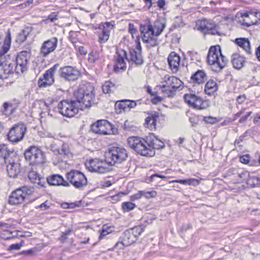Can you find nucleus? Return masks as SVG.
<instances>
[{
    "label": "nucleus",
    "instance_id": "obj_17",
    "mask_svg": "<svg viewBox=\"0 0 260 260\" xmlns=\"http://www.w3.org/2000/svg\"><path fill=\"white\" fill-rule=\"evenodd\" d=\"M184 99L185 103L194 109H205L209 107L208 101L202 100L195 94H185Z\"/></svg>",
    "mask_w": 260,
    "mask_h": 260
},
{
    "label": "nucleus",
    "instance_id": "obj_35",
    "mask_svg": "<svg viewBox=\"0 0 260 260\" xmlns=\"http://www.w3.org/2000/svg\"><path fill=\"white\" fill-rule=\"evenodd\" d=\"M235 42L239 46L243 48L247 53H250V43L248 40L245 39H237Z\"/></svg>",
    "mask_w": 260,
    "mask_h": 260
},
{
    "label": "nucleus",
    "instance_id": "obj_48",
    "mask_svg": "<svg viewBox=\"0 0 260 260\" xmlns=\"http://www.w3.org/2000/svg\"><path fill=\"white\" fill-rule=\"evenodd\" d=\"M128 30L130 34H131L132 38H134V35L136 34L137 30L135 28L134 25L133 24H129Z\"/></svg>",
    "mask_w": 260,
    "mask_h": 260
},
{
    "label": "nucleus",
    "instance_id": "obj_20",
    "mask_svg": "<svg viewBox=\"0 0 260 260\" xmlns=\"http://www.w3.org/2000/svg\"><path fill=\"white\" fill-rule=\"evenodd\" d=\"M59 64L56 63L46 72L43 77L40 79L38 82L39 86L40 87H46L50 86L54 83V74Z\"/></svg>",
    "mask_w": 260,
    "mask_h": 260
},
{
    "label": "nucleus",
    "instance_id": "obj_49",
    "mask_svg": "<svg viewBox=\"0 0 260 260\" xmlns=\"http://www.w3.org/2000/svg\"><path fill=\"white\" fill-rule=\"evenodd\" d=\"M58 19V15L55 13H52L48 16V20H50V22H53L54 21Z\"/></svg>",
    "mask_w": 260,
    "mask_h": 260
},
{
    "label": "nucleus",
    "instance_id": "obj_61",
    "mask_svg": "<svg viewBox=\"0 0 260 260\" xmlns=\"http://www.w3.org/2000/svg\"><path fill=\"white\" fill-rule=\"evenodd\" d=\"M255 54L256 56V58L259 61H260V45L257 48Z\"/></svg>",
    "mask_w": 260,
    "mask_h": 260
},
{
    "label": "nucleus",
    "instance_id": "obj_57",
    "mask_svg": "<svg viewBox=\"0 0 260 260\" xmlns=\"http://www.w3.org/2000/svg\"><path fill=\"white\" fill-rule=\"evenodd\" d=\"M6 151V147L5 146L0 145V157H3L5 158V156H4V154Z\"/></svg>",
    "mask_w": 260,
    "mask_h": 260
},
{
    "label": "nucleus",
    "instance_id": "obj_1",
    "mask_svg": "<svg viewBox=\"0 0 260 260\" xmlns=\"http://www.w3.org/2000/svg\"><path fill=\"white\" fill-rule=\"evenodd\" d=\"M129 146L137 153L147 157L155 155V149H159L165 147L164 143L151 134L144 139L139 137H131L127 139Z\"/></svg>",
    "mask_w": 260,
    "mask_h": 260
},
{
    "label": "nucleus",
    "instance_id": "obj_63",
    "mask_svg": "<svg viewBox=\"0 0 260 260\" xmlns=\"http://www.w3.org/2000/svg\"><path fill=\"white\" fill-rule=\"evenodd\" d=\"M253 122L255 124H260V115L257 114L256 117L253 120Z\"/></svg>",
    "mask_w": 260,
    "mask_h": 260
},
{
    "label": "nucleus",
    "instance_id": "obj_28",
    "mask_svg": "<svg viewBox=\"0 0 260 260\" xmlns=\"http://www.w3.org/2000/svg\"><path fill=\"white\" fill-rule=\"evenodd\" d=\"M60 147L59 148H56L54 145H52L51 148L54 153H57L60 155L67 157L72 156V153L68 144L62 143L60 145Z\"/></svg>",
    "mask_w": 260,
    "mask_h": 260
},
{
    "label": "nucleus",
    "instance_id": "obj_12",
    "mask_svg": "<svg viewBox=\"0 0 260 260\" xmlns=\"http://www.w3.org/2000/svg\"><path fill=\"white\" fill-rule=\"evenodd\" d=\"M15 55H7L0 62V79H7L13 72L15 63Z\"/></svg>",
    "mask_w": 260,
    "mask_h": 260
},
{
    "label": "nucleus",
    "instance_id": "obj_5",
    "mask_svg": "<svg viewBox=\"0 0 260 260\" xmlns=\"http://www.w3.org/2000/svg\"><path fill=\"white\" fill-rule=\"evenodd\" d=\"M211 70L215 72L220 71L225 66V58L222 55L219 46L210 47L207 57Z\"/></svg>",
    "mask_w": 260,
    "mask_h": 260
},
{
    "label": "nucleus",
    "instance_id": "obj_16",
    "mask_svg": "<svg viewBox=\"0 0 260 260\" xmlns=\"http://www.w3.org/2000/svg\"><path fill=\"white\" fill-rule=\"evenodd\" d=\"M30 58V53L26 51H23L18 53L15 57V71L17 73H23L27 70L28 63Z\"/></svg>",
    "mask_w": 260,
    "mask_h": 260
},
{
    "label": "nucleus",
    "instance_id": "obj_54",
    "mask_svg": "<svg viewBox=\"0 0 260 260\" xmlns=\"http://www.w3.org/2000/svg\"><path fill=\"white\" fill-rule=\"evenodd\" d=\"M179 183L183 185H187V180H175L170 181V183Z\"/></svg>",
    "mask_w": 260,
    "mask_h": 260
},
{
    "label": "nucleus",
    "instance_id": "obj_15",
    "mask_svg": "<svg viewBox=\"0 0 260 260\" xmlns=\"http://www.w3.org/2000/svg\"><path fill=\"white\" fill-rule=\"evenodd\" d=\"M59 75L60 78L66 81L74 82L80 77L81 73L76 67L67 66L59 69Z\"/></svg>",
    "mask_w": 260,
    "mask_h": 260
},
{
    "label": "nucleus",
    "instance_id": "obj_8",
    "mask_svg": "<svg viewBox=\"0 0 260 260\" xmlns=\"http://www.w3.org/2000/svg\"><path fill=\"white\" fill-rule=\"evenodd\" d=\"M34 192V189L27 186L18 188L12 192L9 197V203L12 205L21 204Z\"/></svg>",
    "mask_w": 260,
    "mask_h": 260
},
{
    "label": "nucleus",
    "instance_id": "obj_22",
    "mask_svg": "<svg viewBox=\"0 0 260 260\" xmlns=\"http://www.w3.org/2000/svg\"><path fill=\"white\" fill-rule=\"evenodd\" d=\"M113 27L114 25L111 22H105L100 25L99 29L102 30L99 35L100 43H105L109 40L110 31Z\"/></svg>",
    "mask_w": 260,
    "mask_h": 260
},
{
    "label": "nucleus",
    "instance_id": "obj_55",
    "mask_svg": "<svg viewBox=\"0 0 260 260\" xmlns=\"http://www.w3.org/2000/svg\"><path fill=\"white\" fill-rule=\"evenodd\" d=\"M133 230L134 233H138V235H140L143 232V229L142 226L135 227Z\"/></svg>",
    "mask_w": 260,
    "mask_h": 260
},
{
    "label": "nucleus",
    "instance_id": "obj_25",
    "mask_svg": "<svg viewBox=\"0 0 260 260\" xmlns=\"http://www.w3.org/2000/svg\"><path fill=\"white\" fill-rule=\"evenodd\" d=\"M158 118V113L152 112L145 119L144 125L151 131L155 130L156 128V121Z\"/></svg>",
    "mask_w": 260,
    "mask_h": 260
},
{
    "label": "nucleus",
    "instance_id": "obj_30",
    "mask_svg": "<svg viewBox=\"0 0 260 260\" xmlns=\"http://www.w3.org/2000/svg\"><path fill=\"white\" fill-rule=\"evenodd\" d=\"M28 177L32 183L37 184L41 187L44 186L45 183V179L41 177L40 175L35 171L29 172Z\"/></svg>",
    "mask_w": 260,
    "mask_h": 260
},
{
    "label": "nucleus",
    "instance_id": "obj_46",
    "mask_svg": "<svg viewBox=\"0 0 260 260\" xmlns=\"http://www.w3.org/2000/svg\"><path fill=\"white\" fill-rule=\"evenodd\" d=\"M75 47L76 50L78 51L81 55H84L86 54L87 52L84 50V48L83 46H78L77 45L75 44Z\"/></svg>",
    "mask_w": 260,
    "mask_h": 260
},
{
    "label": "nucleus",
    "instance_id": "obj_29",
    "mask_svg": "<svg viewBox=\"0 0 260 260\" xmlns=\"http://www.w3.org/2000/svg\"><path fill=\"white\" fill-rule=\"evenodd\" d=\"M48 183L52 185H62L65 186L69 185L67 181H64L62 176L59 175H53L47 178Z\"/></svg>",
    "mask_w": 260,
    "mask_h": 260
},
{
    "label": "nucleus",
    "instance_id": "obj_26",
    "mask_svg": "<svg viewBox=\"0 0 260 260\" xmlns=\"http://www.w3.org/2000/svg\"><path fill=\"white\" fill-rule=\"evenodd\" d=\"M168 61L170 68L174 72L178 71L180 62V57L175 52H172L168 57Z\"/></svg>",
    "mask_w": 260,
    "mask_h": 260
},
{
    "label": "nucleus",
    "instance_id": "obj_9",
    "mask_svg": "<svg viewBox=\"0 0 260 260\" xmlns=\"http://www.w3.org/2000/svg\"><path fill=\"white\" fill-rule=\"evenodd\" d=\"M236 21L241 25L249 27L260 23V12L256 10L238 13Z\"/></svg>",
    "mask_w": 260,
    "mask_h": 260
},
{
    "label": "nucleus",
    "instance_id": "obj_56",
    "mask_svg": "<svg viewBox=\"0 0 260 260\" xmlns=\"http://www.w3.org/2000/svg\"><path fill=\"white\" fill-rule=\"evenodd\" d=\"M251 113H252L251 112H248L247 114L245 116L241 117L240 119L239 122L240 123H243V122H245L247 120V118L249 117V116L251 115Z\"/></svg>",
    "mask_w": 260,
    "mask_h": 260
},
{
    "label": "nucleus",
    "instance_id": "obj_11",
    "mask_svg": "<svg viewBox=\"0 0 260 260\" xmlns=\"http://www.w3.org/2000/svg\"><path fill=\"white\" fill-rule=\"evenodd\" d=\"M24 156L30 164L39 165L44 162L45 157L42 151L37 146H30L26 149Z\"/></svg>",
    "mask_w": 260,
    "mask_h": 260
},
{
    "label": "nucleus",
    "instance_id": "obj_37",
    "mask_svg": "<svg viewBox=\"0 0 260 260\" xmlns=\"http://www.w3.org/2000/svg\"><path fill=\"white\" fill-rule=\"evenodd\" d=\"M115 89V85L110 81H106L102 86V89L105 93H109Z\"/></svg>",
    "mask_w": 260,
    "mask_h": 260
},
{
    "label": "nucleus",
    "instance_id": "obj_64",
    "mask_svg": "<svg viewBox=\"0 0 260 260\" xmlns=\"http://www.w3.org/2000/svg\"><path fill=\"white\" fill-rule=\"evenodd\" d=\"M11 106H12L11 104H10L9 103H7V102L3 104V107L4 109L5 112H6L7 109L9 107H11Z\"/></svg>",
    "mask_w": 260,
    "mask_h": 260
},
{
    "label": "nucleus",
    "instance_id": "obj_32",
    "mask_svg": "<svg viewBox=\"0 0 260 260\" xmlns=\"http://www.w3.org/2000/svg\"><path fill=\"white\" fill-rule=\"evenodd\" d=\"M7 168L9 176L11 178H15L19 172L20 165L14 162H10L7 165Z\"/></svg>",
    "mask_w": 260,
    "mask_h": 260
},
{
    "label": "nucleus",
    "instance_id": "obj_42",
    "mask_svg": "<svg viewBox=\"0 0 260 260\" xmlns=\"http://www.w3.org/2000/svg\"><path fill=\"white\" fill-rule=\"evenodd\" d=\"M250 157L248 154L244 155L240 157V161L243 164H247L249 162Z\"/></svg>",
    "mask_w": 260,
    "mask_h": 260
},
{
    "label": "nucleus",
    "instance_id": "obj_62",
    "mask_svg": "<svg viewBox=\"0 0 260 260\" xmlns=\"http://www.w3.org/2000/svg\"><path fill=\"white\" fill-rule=\"evenodd\" d=\"M109 233V232H108L104 228L101 233L99 238L102 239L103 237L107 235Z\"/></svg>",
    "mask_w": 260,
    "mask_h": 260
},
{
    "label": "nucleus",
    "instance_id": "obj_23",
    "mask_svg": "<svg viewBox=\"0 0 260 260\" xmlns=\"http://www.w3.org/2000/svg\"><path fill=\"white\" fill-rule=\"evenodd\" d=\"M137 105V102L135 101L124 100L116 102L115 107L116 109H119L118 113L120 114L122 112H129L131 109L135 108Z\"/></svg>",
    "mask_w": 260,
    "mask_h": 260
},
{
    "label": "nucleus",
    "instance_id": "obj_38",
    "mask_svg": "<svg viewBox=\"0 0 260 260\" xmlns=\"http://www.w3.org/2000/svg\"><path fill=\"white\" fill-rule=\"evenodd\" d=\"M248 184L252 187H260V178L256 176H250L247 181Z\"/></svg>",
    "mask_w": 260,
    "mask_h": 260
},
{
    "label": "nucleus",
    "instance_id": "obj_36",
    "mask_svg": "<svg viewBox=\"0 0 260 260\" xmlns=\"http://www.w3.org/2000/svg\"><path fill=\"white\" fill-rule=\"evenodd\" d=\"M29 28H26L22 30L18 34L16 42L19 44L23 43L26 39L27 37L29 34Z\"/></svg>",
    "mask_w": 260,
    "mask_h": 260
},
{
    "label": "nucleus",
    "instance_id": "obj_34",
    "mask_svg": "<svg viewBox=\"0 0 260 260\" xmlns=\"http://www.w3.org/2000/svg\"><path fill=\"white\" fill-rule=\"evenodd\" d=\"M11 44V37L10 31L7 32L6 37L4 40V43L0 50V56L4 55L10 49Z\"/></svg>",
    "mask_w": 260,
    "mask_h": 260
},
{
    "label": "nucleus",
    "instance_id": "obj_21",
    "mask_svg": "<svg viewBox=\"0 0 260 260\" xmlns=\"http://www.w3.org/2000/svg\"><path fill=\"white\" fill-rule=\"evenodd\" d=\"M57 39L53 38L50 40L45 41L41 47L40 53L44 56H47L53 52L57 47Z\"/></svg>",
    "mask_w": 260,
    "mask_h": 260
},
{
    "label": "nucleus",
    "instance_id": "obj_58",
    "mask_svg": "<svg viewBox=\"0 0 260 260\" xmlns=\"http://www.w3.org/2000/svg\"><path fill=\"white\" fill-rule=\"evenodd\" d=\"M137 37V47H136V48L135 49L137 51H140V53H141V45H140V43L139 42V38L138 36H136Z\"/></svg>",
    "mask_w": 260,
    "mask_h": 260
},
{
    "label": "nucleus",
    "instance_id": "obj_27",
    "mask_svg": "<svg viewBox=\"0 0 260 260\" xmlns=\"http://www.w3.org/2000/svg\"><path fill=\"white\" fill-rule=\"evenodd\" d=\"M190 79L193 83L202 84L207 79V75L204 70H199L192 75Z\"/></svg>",
    "mask_w": 260,
    "mask_h": 260
},
{
    "label": "nucleus",
    "instance_id": "obj_13",
    "mask_svg": "<svg viewBox=\"0 0 260 260\" xmlns=\"http://www.w3.org/2000/svg\"><path fill=\"white\" fill-rule=\"evenodd\" d=\"M92 131L100 135L115 134L117 130L110 122L106 120H99L91 125Z\"/></svg>",
    "mask_w": 260,
    "mask_h": 260
},
{
    "label": "nucleus",
    "instance_id": "obj_19",
    "mask_svg": "<svg viewBox=\"0 0 260 260\" xmlns=\"http://www.w3.org/2000/svg\"><path fill=\"white\" fill-rule=\"evenodd\" d=\"M87 169L91 172L104 174L109 172V168L106 166V164L98 159H91L85 163Z\"/></svg>",
    "mask_w": 260,
    "mask_h": 260
},
{
    "label": "nucleus",
    "instance_id": "obj_10",
    "mask_svg": "<svg viewBox=\"0 0 260 260\" xmlns=\"http://www.w3.org/2000/svg\"><path fill=\"white\" fill-rule=\"evenodd\" d=\"M79 109L77 102L72 100H63L57 105L59 113L67 117H74L78 113Z\"/></svg>",
    "mask_w": 260,
    "mask_h": 260
},
{
    "label": "nucleus",
    "instance_id": "obj_59",
    "mask_svg": "<svg viewBox=\"0 0 260 260\" xmlns=\"http://www.w3.org/2000/svg\"><path fill=\"white\" fill-rule=\"evenodd\" d=\"M246 98L244 95L239 96L238 97L237 101L238 103L241 104H242L245 100Z\"/></svg>",
    "mask_w": 260,
    "mask_h": 260
},
{
    "label": "nucleus",
    "instance_id": "obj_14",
    "mask_svg": "<svg viewBox=\"0 0 260 260\" xmlns=\"http://www.w3.org/2000/svg\"><path fill=\"white\" fill-rule=\"evenodd\" d=\"M67 175L70 183L76 188H82L87 184L86 176L79 171L72 170Z\"/></svg>",
    "mask_w": 260,
    "mask_h": 260
},
{
    "label": "nucleus",
    "instance_id": "obj_31",
    "mask_svg": "<svg viewBox=\"0 0 260 260\" xmlns=\"http://www.w3.org/2000/svg\"><path fill=\"white\" fill-rule=\"evenodd\" d=\"M245 58L239 54H234L232 57V62L234 68L239 70L243 67Z\"/></svg>",
    "mask_w": 260,
    "mask_h": 260
},
{
    "label": "nucleus",
    "instance_id": "obj_50",
    "mask_svg": "<svg viewBox=\"0 0 260 260\" xmlns=\"http://www.w3.org/2000/svg\"><path fill=\"white\" fill-rule=\"evenodd\" d=\"M154 97L152 98L151 102L154 104H157L158 103H160L162 101V98L160 96H157L156 94L155 95H153Z\"/></svg>",
    "mask_w": 260,
    "mask_h": 260
},
{
    "label": "nucleus",
    "instance_id": "obj_39",
    "mask_svg": "<svg viewBox=\"0 0 260 260\" xmlns=\"http://www.w3.org/2000/svg\"><path fill=\"white\" fill-rule=\"evenodd\" d=\"M122 206L124 212H128L136 207L135 204L131 202H124Z\"/></svg>",
    "mask_w": 260,
    "mask_h": 260
},
{
    "label": "nucleus",
    "instance_id": "obj_52",
    "mask_svg": "<svg viewBox=\"0 0 260 260\" xmlns=\"http://www.w3.org/2000/svg\"><path fill=\"white\" fill-rule=\"evenodd\" d=\"M50 204L47 201L43 202L40 205V207L43 210H47L50 207Z\"/></svg>",
    "mask_w": 260,
    "mask_h": 260
},
{
    "label": "nucleus",
    "instance_id": "obj_4",
    "mask_svg": "<svg viewBox=\"0 0 260 260\" xmlns=\"http://www.w3.org/2000/svg\"><path fill=\"white\" fill-rule=\"evenodd\" d=\"M94 88L88 84L80 87L74 92L77 103L82 104L80 108L81 110L90 107L94 99Z\"/></svg>",
    "mask_w": 260,
    "mask_h": 260
},
{
    "label": "nucleus",
    "instance_id": "obj_33",
    "mask_svg": "<svg viewBox=\"0 0 260 260\" xmlns=\"http://www.w3.org/2000/svg\"><path fill=\"white\" fill-rule=\"evenodd\" d=\"M217 83L213 80H209L205 86V92L206 94L211 95L217 90Z\"/></svg>",
    "mask_w": 260,
    "mask_h": 260
},
{
    "label": "nucleus",
    "instance_id": "obj_40",
    "mask_svg": "<svg viewBox=\"0 0 260 260\" xmlns=\"http://www.w3.org/2000/svg\"><path fill=\"white\" fill-rule=\"evenodd\" d=\"M99 58V53L96 51H92L88 55V60L90 62H94Z\"/></svg>",
    "mask_w": 260,
    "mask_h": 260
},
{
    "label": "nucleus",
    "instance_id": "obj_24",
    "mask_svg": "<svg viewBox=\"0 0 260 260\" xmlns=\"http://www.w3.org/2000/svg\"><path fill=\"white\" fill-rule=\"evenodd\" d=\"M196 27L197 30L201 31L205 34L215 35L217 32L215 29H212L211 24L206 19H202L197 22Z\"/></svg>",
    "mask_w": 260,
    "mask_h": 260
},
{
    "label": "nucleus",
    "instance_id": "obj_44",
    "mask_svg": "<svg viewBox=\"0 0 260 260\" xmlns=\"http://www.w3.org/2000/svg\"><path fill=\"white\" fill-rule=\"evenodd\" d=\"M200 181L198 179L191 178L187 180V185L197 186L199 184Z\"/></svg>",
    "mask_w": 260,
    "mask_h": 260
},
{
    "label": "nucleus",
    "instance_id": "obj_7",
    "mask_svg": "<svg viewBox=\"0 0 260 260\" xmlns=\"http://www.w3.org/2000/svg\"><path fill=\"white\" fill-rule=\"evenodd\" d=\"M127 156V151L124 148L112 147L105 153V162L110 166H114L125 161Z\"/></svg>",
    "mask_w": 260,
    "mask_h": 260
},
{
    "label": "nucleus",
    "instance_id": "obj_47",
    "mask_svg": "<svg viewBox=\"0 0 260 260\" xmlns=\"http://www.w3.org/2000/svg\"><path fill=\"white\" fill-rule=\"evenodd\" d=\"M142 197H143L142 191H139L137 193L132 196L131 198L132 200L134 201L139 200L141 199Z\"/></svg>",
    "mask_w": 260,
    "mask_h": 260
},
{
    "label": "nucleus",
    "instance_id": "obj_41",
    "mask_svg": "<svg viewBox=\"0 0 260 260\" xmlns=\"http://www.w3.org/2000/svg\"><path fill=\"white\" fill-rule=\"evenodd\" d=\"M143 196L146 199H150L151 198H154L156 196L157 193L154 190L150 191H142Z\"/></svg>",
    "mask_w": 260,
    "mask_h": 260
},
{
    "label": "nucleus",
    "instance_id": "obj_53",
    "mask_svg": "<svg viewBox=\"0 0 260 260\" xmlns=\"http://www.w3.org/2000/svg\"><path fill=\"white\" fill-rule=\"evenodd\" d=\"M189 121L191 124L192 127L196 126L198 124V120L196 117H192L189 118Z\"/></svg>",
    "mask_w": 260,
    "mask_h": 260
},
{
    "label": "nucleus",
    "instance_id": "obj_51",
    "mask_svg": "<svg viewBox=\"0 0 260 260\" xmlns=\"http://www.w3.org/2000/svg\"><path fill=\"white\" fill-rule=\"evenodd\" d=\"M127 239V240H128L129 239V236L128 235H127L126 234H125L123 237V241H122V244L124 246H128L129 245H131V244L133 243V241H131L130 242L126 240Z\"/></svg>",
    "mask_w": 260,
    "mask_h": 260
},
{
    "label": "nucleus",
    "instance_id": "obj_43",
    "mask_svg": "<svg viewBox=\"0 0 260 260\" xmlns=\"http://www.w3.org/2000/svg\"><path fill=\"white\" fill-rule=\"evenodd\" d=\"M204 121L207 123L213 124L216 122V118L210 116L205 117Z\"/></svg>",
    "mask_w": 260,
    "mask_h": 260
},
{
    "label": "nucleus",
    "instance_id": "obj_6",
    "mask_svg": "<svg viewBox=\"0 0 260 260\" xmlns=\"http://www.w3.org/2000/svg\"><path fill=\"white\" fill-rule=\"evenodd\" d=\"M161 84V92L168 97H173L177 90L183 87V83L179 79L169 75L164 76Z\"/></svg>",
    "mask_w": 260,
    "mask_h": 260
},
{
    "label": "nucleus",
    "instance_id": "obj_45",
    "mask_svg": "<svg viewBox=\"0 0 260 260\" xmlns=\"http://www.w3.org/2000/svg\"><path fill=\"white\" fill-rule=\"evenodd\" d=\"M23 242L21 243H16L12 244L10 246L9 249L10 250H19L23 246Z\"/></svg>",
    "mask_w": 260,
    "mask_h": 260
},
{
    "label": "nucleus",
    "instance_id": "obj_60",
    "mask_svg": "<svg viewBox=\"0 0 260 260\" xmlns=\"http://www.w3.org/2000/svg\"><path fill=\"white\" fill-rule=\"evenodd\" d=\"M166 5L165 0H158L157 1V5L160 8H163Z\"/></svg>",
    "mask_w": 260,
    "mask_h": 260
},
{
    "label": "nucleus",
    "instance_id": "obj_2",
    "mask_svg": "<svg viewBox=\"0 0 260 260\" xmlns=\"http://www.w3.org/2000/svg\"><path fill=\"white\" fill-rule=\"evenodd\" d=\"M166 26L165 21L161 19H157L153 25L149 22L140 25L141 37L147 48L155 47L158 45L157 37L162 32Z\"/></svg>",
    "mask_w": 260,
    "mask_h": 260
},
{
    "label": "nucleus",
    "instance_id": "obj_3",
    "mask_svg": "<svg viewBox=\"0 0 260 260\" xmlns=\"http://www.w3.org/2000/svg\"><path fill=\"white\" fill-rule=\"evenodd\" d=\"M131 60L137 64H141L143 62V59L140 51H137L136 49H129V58L127 56L125 50L118 49L115 57V64L114 70L116 73L123 72L126 70V66L125 60Z\"/></svg>",
    "mask_w": 260,
    "mask_h": 260
},
{
    "label": "nucleus",
    "instance_id": "obj_18",
    "mask_svg": "<svg viewBox=\"0 0 260 260\" xmlns=\"http://www.w3.org/2000/svg\"><path fill=\"white\" fill-rule=\"evenodd\" d=\"M26 127L23 123L18 124L13 126L8 135V139L13 143L21 141L24 136Z\"/></svg>",
    "mask_w": 260,
    "mask_h": 260
}]
</instances>
